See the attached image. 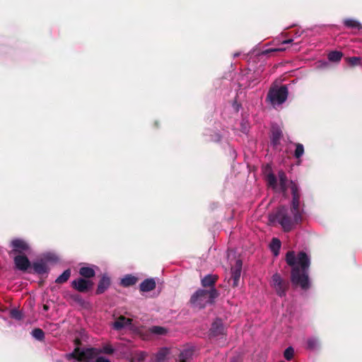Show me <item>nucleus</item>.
<instances>
[{
    "label": "nucleus",
    "instance_id": "72a5a7b5",
    "mask_svg": "<svg viewBox=\"0 0 362 362\" xmlns=\"http://www.w3.org/2000/svg\"><path fill=\"white\" fill-rule=\"evenodd\" d=\"M348 63L351 66H356L360 64L361 59L358 57H352L347 58Z\"/></svg>",
    "mask_w": 362,
    "mask_h": 362
},
{
    "label": "nucleus",
    "instance_id": "58836bf2",
    "mask_svg": "<svg viewBox=\"0 0 362 362\" xmlns=\"http://www.w3.org/2000/svg\"><path fill=\"white\" fill-rule=\"evenodd\" d=\"M147 356V354L146 352H141L139 354V359L144 360Z\"/></svg>",
    "mask_w": 362,
    "mask_h": 362
},
{
    "label": "nucleus",
    "instance_id": "1a4fd4ad",
    "mask_svg": "<svg viewBox=\"0 0 362 362\" xmlns=\"http://www.w3.org/2000/svg\"><path fill=\"white\" fill-rule=\"evenodd\" d=\"M71 286L79 292H86L92 287L93 282L88 279L78 278L72 281Z\"/></svg>",
    "mask_w": 362,
    "mask_h": 362
},
{
    "label": "nucleus",
    "instance_id": "a211bd4d",
    "mask_svg": "<svg viewBox=\"0 0 362 362\" xmlns=\"http://www.w3.org/2000/svg\"><path fill=\"white\" fill-rule=\"evenodd\" d=\"M156 288V281L153 279H147L140 284V290L143 292H148Z\"/></svg>",
    "mask_w": 362,
    "mask_h": 362
},
{
    "label": "nucleus",
    "instance_id": "c85d7f7f",
    "mask_svg": "<svg viewBox=\"0 0 362 362\" xmlns=\"http://www.w3.org/2000/svg\"><path fill=\"white\" fill-rule=\"evenodd\" d=\"M342 53L338 51H332L328 54V59L330 62H337L341 60Z\"/></svg>",
    "mask_w": 362,
    "mask_h": 362
},
{
    "label": "nucleus",
    "instance_id": "f257e3e1",
    "mask_svg": "<svg viewBox=\"0 0 362 362\" xmlns=\"http://www.w3.org/2000/svg\"><path fill=\"white\" fill-rule=\"evenodd\" d=\"M292 200L291 208L281 206L276 212L271 215L270 221H276L284 232L293 230L303 219L304 214V204L300 201L301 194L298 186L291 182Z\"/></svg>",
    "mask_w": 362,
    "mask_h": 362
},
{
    "label": "nucleus",
    "instance_id": "39448f33",
    "mask_svg": "<svg viewBox=\"0 0 362 362\" xmlns=\"http://www.w3.org/2000/svg\"><path fill=\"white\" fill-rule=\"evenodd\" d=\"M279 183L276 177L273 173L267 175V182L269 187L276 192L285 193L287 190L288 180L285 173L282 170L278 173Z\"/></svg>",
    "mask_w": 362,
    "mask_h": 362
},
{
    "label": "nucleus",
    "instance_id": "6e6552de",
    "mask_svg": "<svg viewBox=\"0 0 362 362\" xmlns=\"http://www.w3.org/2000/svg\"><path fill=\"white\" fill-rule=\"evenodd\" d=\"M57 257L52 253H46L43 255V258L37 259L33 264V268L35 273L38 274H45L48 273L49 268L47 262L55 261Z\"/></svg>",
    "mask_w": 362,
    "mask_h": 362
},
{
    "label": "nucleus",
    "instance_id": "2eb2a0df",
    "mask_svg": "<svg viewBox=\"0 0 362 362\" xmlns=\"http://www.w3.org/2000/svg\"><path fill=\"white\" fill-rule=\"evenodd\" d=\"M132 325V320L127 318L124 316L118 317L112 325L113 328L115 330H121L124 328L130 327Z\"/></svg>",
    "mask_w": 362,
    "mask_h": 362
},
{
    "label": "nucleus",
    "instance_id": "4be33fe9",
    "mask_svg": "<svg viewBox=\"0 0 362 362\" xmlns=\"http://www.w3.org/2000/svg\"><path fill=\"white\" fill-rule=\"evenodd\" d=\"M320 343L318 338L312 337L307 340V349L310 350H316L320 347Z\"/></svg>",
    "mask_w": 362,
    "mask_h": 362
},
{
    "label": "nucleus",
    "instance_id": "c756f323",
    "mask_svg": "<svg viewBox=\"0 0 362 362\" xmlns=\"http://www.w3.org/2000/svg\"><path fill=\"white\" fill-rule=\"evenodd\" d=\"M149 332L156 335H164L166 334L167 330L163 327L153 326L149 329Z\"/></svg>",
    "mask_w": 362,
    "mask_h": 362
},
{
    "label": "nucleus",
    "instance_id": "f03ea898",
    "mask_svg": "<svg viewBox=\"0 0 362 362\" xmlns=\"http://www.w3.org/2000/svg\"><path fill=\"white\" fill-rule=\"evenodd\" d=\"M287 264L291 267V282L294 286H298L306 290L310 287L308 269L310 258L305 252H300L297 256L293 251H288L286 255Z\"/></svg>",
    "mask_w": 362,
    "mask_h": 362
},
{
    "label": "nucleus",
    "instance_id": "7ed1b4c3",
    "mask_svg": "<svg viewBox=\"0 0 362 362\" xmlns=\"http://www.w3.org/2000/svg\"><path fill=\"white\" fill-rule=\"evenodd\" d=\"M115 349L110 344H105L103 346L101 349L96 351L95 349L88 348L83 349L76 348L71 353L67 354L65 358L67 360H74V362H83L87 360L93 358V356L96 353H103L106 354H113Z\"/></svg>",
    "mask_w": 362,
    "mask_h": 362
},
{
    "label": "nucleus",
    "instance_id": "c9c22d12",
    "mask_svg": "<svg viewBox=\"0 0 362 362\" xmlns=\"http://www.w3.org/2000/svg\"><path fill=\"white\" fill-rule=\"evenodd\" d=\"M240 107L241 105L239 103H238L236 101L233 102L232 105V108L236 113L238 112Z\"/></svg>",
    "mask_w": 362,
    "mask_h": 362
},
{
    "label": "nucleus",
    "instance_id": "473e14b6",
    "mask_svg": "<svg viewBox=\"0 0 362 362\" xmlns=\"http://www.w3.org/2000/svg\"><path fill=\"white\" fill-rule=\"evenodd\" d=\"M11 317H13L17 320H20L23 318L22 313L17 309H13L11 311Z\"/></svg>",
    "mask_w": 362,
    "mask_h": 362
},
{
    "label": "nucleus",
    "instance_id": "20e7f679",
    "mask_svg": "<svg viewBox=\"0 0 362 362\" xmlns=\"http://www.w3.org/2000/svg\"><path fill=\"white\" fill-rule=\"evenodd\" d=\"M217 296L218 292L215 288L209 290L199 289L192 296L190 303L193 308L202 309L212 304Z\"/></svg>",
    "mask_w": 362,
    "mask_h": 362
},
{
    "label": "nucleus",
    "instance_id": "4c0bfd02",
    "mask_svg": "<svg viewBox=\"0 0 362 362\" xmlns=\"http://www.w3.org/2000/svg\"><path fill=\"white\" fill-rule=\"evenodd\" d=\"M293 41V39H288V40H285L284 41L281 42V45H287V44H291L292 43Z\"/></svg>",
    "mask_w": 362,
    "mask_h": 362
},
{
    "label": "nucleus",
    "instance_id": "393cba45",
    "mask_svg": "<svg viewBox=\"0 0 362 362\" xmlns=\"http://www.w3.org/2000/svg\"><path fill=\"white\" fill-rule=\"evenodd\" d=\"M296 146V149L294 151V157L298 160V165H300L301 163V160L300 158L303 156L304 154V146L303 144L297 143L294 144Z\"/></svg>",
    "mask_w": 362,
    "mask_h": 362
},
{
    "label": "nucleus",
    "instance_id": "aec40b11",
    "mask_svg": "<svg viewBox=\"0 0 362 362\" xmlns=\"http://www.w3.org/2000/svg\"><path fill=\"white\" fill-rule=\"evenodd\" d=\"M95 266L93 267H82L79 269V274L85 278L93 277L95 274Z\"/></svg>",
    "mask_w": 362,
    "mask_h": 362
},
{
    "label": "nucleus",
    "instance_id": "f8f14e48",
    "mask_svg": "<svg viewBox=\"0 0 362 362\" xmlns=\"http://www.w3.org/2000/svg\"><path fill=\"white\" fill-rule=\"evenodd\" d=\"M283 134L281 128L277 125H272V135H271V144L274 147H276L280 144Z\"/></svg>",
    "mask_w": 362,
    "mask_h": 362
},
{
    "label": "nucleus",
    "instance_id": "6ab92c4d",
    "mask_svg": "<svg viewBox=\"0 0 362 362\" xmlns=\"http://www.w3.org/2000/svg\"><path fill=\"white\" fill-rule=\"evenodd\" d=\"M343 23L346 28L357 30H362V24L356 19L346 18L344 20Z\"/></svg>",
    "mask_w": 362,
    "mask_h": 362
},
{
    "label": "nucleus",
    "instance_id": "b1692460",
    "mask_svg": "<svg viewBox=\"0 0 362 362\" xmlns=\"http://www.w3.org/2000/svg\"><path fill=\"white\" fill-rule=\"evenodd\" d=\"M269 247L274 255L277 256L281 248V241L278 238H274L269 245Z\"/></svg>",
    "mask_w": 362,
    "mask_h": 362
},
{
    "label": "nucleus",
    "instance_id": "4468645a",
    "mask_svg": "<svg viewBox=\"0 0 362 362\" xmlns=\"http://www.w3.org/2000/svg\"><path fill=\"white\" fill-rule=\"evenodd\" d=\"M11 245L13 252H23L29 250L28 244L22 239H14L11 241Z\"/></svg>",
    "mask_w": 362,
    "mask_h": 362
},
{
    "label": "nucleus",
    "instance_id": "412c9836",
    "mask_svg": "<svg viewBox=\"0 0 362 362\" xmlns=\"http://www.w3.org/2000/svg\"><path fill=\"white\" fill-rule=\"evenodd\" d=\"M216 279L217 278L216 276L208 274L202 279V285L204 287H210V288H214L213 286Z\"/></svg>",
    "mask_w": 362,
    "mask_h": 362
},
{
    "label": "nucleus",
    "instance_id": "7c9ffc66",
    "mask_svg": "<svg viewBox=\"0 0 362 362\" xmlns=\"http://www.w3.org/2000/svg\"><path fill=\"white\" fill-rule=\"evenodd\" d=\"M240 131L243 134H247L249 132L250 124L248 120L246 118H243L240 122Z\"/></svg>",
    "mask_w": 362,
    "mask_h": 362
},
{
    "label": "nucleus",
    "instance_id": "0eeeda50",
    "mask_svg": "<svg viewBox=\"0 0 362 362\" xmlns=\"http://www.w3.org/2000/svg\"><path fill=\"white\" fill-rule=\"evenodd\" d=\"M271 286L279 297H284L289 286L288 281L284 280L279 274L275 273L272 276Z\"/></svg>",
    "mask_w": 362,
    "mask_h": 362
},
{
    "label": "nucleus",
    "instance_id": "f704fd0d",
    "mask_svg": "<svg viewBox=\"0 0 362 362\" xmlns=\"http://www.w3.org/2000/svg\"><path fill=\"white\" fill-rule=\"evenodd\" d=\"M286 49V47H280L274 48V49H267V50H265V53H269V52H284Z\"/></svg>",
    "mask_w": 362,
    "mask_h": 362
},
{
    "label": "nucleus",
    "instance_id": "e433bc0d",
    "mask_svg": "<svg viewBox=\"0 0 362 362\" xmlns=\"http://www.w3.org/2000/svg\"><path fill=\"white\" fill-rule=\"evenodd\" d=\"M95 362H110V361L103 356H99L96 358Z\"/></svg>",
    "mask_w": 362,
    "mask_h": 362
},
{
    "label": "nucleus",
    "instance_id": "a878e982",
    "mask_svg": "<svg viewBox=\"0 0 362 362\" xmlns=\"http://www.w3.org/2000/svg\"><path fill=\"white\" fill-rule=\"evenodd\" d=\"M71 276L70 269H66L64 272L59 275L55 280V282L57 284H63L67 281Z\"/></svg>",
    "mask_w": 362,
    "mask_h": 362
},
{
    "label": "nucleus",
    "instance_id": "9d476101",
    "mask_svg": "<svg viewBox=\"0 0 362 362\" xmlns=\"http://www.w3.org/2000/svg\"><path fill=\"white\" fill-rule=\"evenodd\" d=\"M225 334V327L222 320L217 318L211 325L209 331L210 337H216Z\"/></svg>",
    "mask_w": 362,
    "mask_h": 362
},
{
    "label": "nucleus",
    "instance_id": "a19ab883",
    "mask_svg": "<svg viewBox=\"0 0 362 362\" xmlns=\"http://www.w3.org/2000/svg\"><path fill=\"white\" fill-rule=\"evenodd\" d=\"M296 35H298V36H300V33H296Z\"/></svg>",
    "mask_w": 362,
    "mask_h": 362
},
{
    "label": "nucleus",
    "instance_id": "79ce46f5",
    "mask_svg": "<svg viewBox=\"0 0 362 362\" xmlns=\"http://www.w3.org/2000/svg\"><path fill=\"white\" fill-rule=\"evenodd\" d=\"M238 55H239L238 53H236V54H234L235 57H238Z\"/></svg>",
    "mask_w": 362,
    "mask_h": 362
},
{
    "label": "nucleus",
    "instance_id": "2f4dec72",
    "mask_svg": "<svg viewBox=\"0 0 362 362\" xmlns=\"http://www.w3.org/2000/svg\"><path fill=\"white\" fill-rule=\"evenodd\" d=\"M293 354L294 349L292 346L286 348L284 353V358L288 361H290L293 358Z\"/></svg>",
    "mask_w": 362,
    "mask_h": 362
},
{
    "label": "nucleus",
    "instance_id": "9b49d317",
    "mask_svg": "<svg viewBox=\"0 0 362 362\" xmlns=\"http://www.w3.org/2000/svg\"><path fill=\"white\" fill-rule=\"evenodd\" d=\"M243 267V262L240 259H237L234 267L231 268V279L233 280V286L236 287L238 286L239 280L241 275Z\"/></svg>",
    "mask_w": 362,
    "mask_h": 362
},
{
    "label": "nucleus",
    "instance_id": "5701e85b",
    "mask_svg": "<svg viewBox=\"0 0 362 362\" xmlns=\"http://www.w3.org/2000/svg\"><path fill=\"white\" fill-rule=\"evenodd\" d=\"M137 281V278L132 275H126L121 280V284L124 286H130L134 285Z\"/></svg>",
    "mask_w": 362,
    "mask_h": 362
},
{
    "label": "nucleus",
    "instance_id": "dca6fc26",
    "mask_svg": "<svg viewBox=\"0 0 362 362\" xmlns=\"http://www.w3.org/2000/svg\"><path fill=\"white\" fill-rule=\"evenodd\" d=\"M110 285V279L107 274L102 276L96 290L97 294H101L104 293Z\"/></svg>",
    "mask_w": 362,
    "mask_h": 362
},
{
    "label": "nucleus",
    "instance_id": "f3484780",
    "mask_svg": "<svg viewBox=\"0 0 362 362\" xmlns=\"http://www.w3.org/2000/svg\"><path fill=\"white\" fill-rule=\"evenodd\" d=\"M194 351V350L193 347H189L183 349L179 356L180 362H189L192 358Z\"/></svg>",
    "mask_w": 362,
    "mask_h": 362
},
{
    "label": "nucleus",
    "instance_id": "ea45409f",
    "mask_svg": "<svg viewBox=\"0 0 362 362\" xmlns=\"http://www.w3.org/2000/svg\"><path fill=\"white\" fill-rule=\"evenodd\" d=\"M44 310H48V306L45 305H44Z\"/></svg>",
    "mask_w": 362,
    "mask_h": 362
},
{
    "label": "nucleus",
    "instance_id": "423d86ee",
    "mask_svg": "<svg viewBox=\"0 0 362 362\" xmlns=\"http://www.w3.org/2000/svg\"><path fill=\"white\" fill-rule=\"evenodd\" d=\"M288 88L285 86L272 88L269 90L267 98L273 107L283 104L288 98Z\"/></svg>",
    "mask_w": 362,
    "mask_h": 362
},
{
    "label": "nucleus",
    "instance_id": "37998d69",
    "mask_svg": "<svg viewBox=\"0 0 362 362\" xmlns=\"http://www.w3.org/2000/svg\"><path fill=\"white\" fill-rule=\"evenodd\" d=\"M233 129L235 131V132H236L237 130L235 128H233Z\"/></svg>",
    "mask_w": 362,
    "mask_h": 362
},
{
    "label": "nucleus",
    "instance_id": "bb28decb",
    "mask_svg": "<svg viewBox=\"0 0 362 362\" xmlns=\"http://www.w3.org/2000/svg\"><path fill=\"white\" fill-rule=\"evenodd\" d=\"M31 335L33 338L38 341H43V339H45V333L42 331V329L40 328H35L34 329H33V331L31 332Z\"/></svg>",
    "mask_w": 362,
    "mask_h": 362
},
{
    "label": "nucleus",
    "instance_id": "cd10ccee",
    "mask_svg": "<svg viewBox=\"0 0 362 362\" xmlns=\"http://www.w3.org/2000/svg\"><path fill=\"white\" fill-rule=\"evenodd\" d=\"M168 353L169 350L167 348L161 349L156 356V362H163Z\"/></svg>",
    "mask_w": 362,
    "mask_h": 362
},
{
    "label": "nucleus",
    "instance_id": "ddd939ff",
    "mask_svg": "<svg viewBox=\"0 0 362 362\" xmlns=\"http://www.w3.org/2000/svg\"><path fill=\"white\" fill-rule=\"evenodd\" d=\"M14 263L16 267L21 271H25L30 266L29 259L24 255H17L15 257Z\"/></svg>",
    "mask_w": 362,
    "mask_h": 362
}]
</instances>
